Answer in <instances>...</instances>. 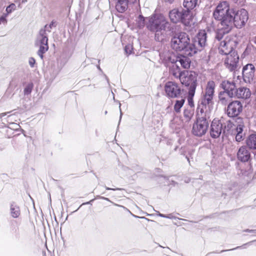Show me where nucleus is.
I'll return each instance as SVG.
<instances>
[{
    "instance_id": "49",
    "label": "nucleus",
    "mask_w": 256,
    "mask_h": 256,
    "mask_svg": "<svg viewBox=\"0 0 256 256\" xmlns=\"http://www.w3.org/2000/svg\"><path fill=\"white\" fill-rule=\"evenodd\" d=\"M97 68H98L100 70H101V68H100V66H97Z\"/></svg>"
},
{
    "instance_id": "6",
    "label": "nucleus",
    "mask_w": 256,
    "mask_h": 256,
    "mask_svg": "<svg viewBox=\"0 0 256 256\" xmlns=\"http://www.w3.org/2000/svg\"><path fill=\"white\" fill-rule=\"evenodd\" d=\"M231 19L230 23L227 26V31L231 30L234 26L238 28L244 26L248 19V12L244 8L238 10L233 9Z\"/></svg>"
},
{
    "instance_id": "52",
    "label": "nucleus",
    "mask_w": 256,
    "mask_h": 256,
    "mask_svg": "<svg viewBox=\"0 0 256 256\" xmlns=\"http://www.w3.org/2000/svg\"><path fill=\"white\" fill-rule=\"evenodd\" d=\"M106 80H107L108 82V77H106Z\"/></svg>"
},
{
    "instance_id": "48",
    "label": "nucleus",
    "mask_w": 256,
    "mask_h": 256,
    "mask_svg": "<svg viewBox=\"0 0 256 256\" xmlns=\"http://www.w3.org/2000/svg\"><path fill=\"white\" fill-rule=\"evenodd\" d=\"M92 201H94V200H90V202H88L86 203V204H90V202H92Z\"/></svg>"
},
{
    "instance_id": "5",
    "label": "nucleus",
    "mask_w": 256,
    "mask_h": 256,
    "mask_svg": "<svg viewBox=\"0 0 256 256\" xmlns=\"http://www.w3.org/2000/svg\"><path fill=\"white\" fill-rule=\"evenodd\" d=\"M215 88L216 84L214 81L208 82L203 96L199 100L197 108L212 110Z\"/></svg>"
},
{
    "instance_id": "44",
    "label": "nucleus",
    "mask_w": 256,
    "mask_h": 256,
    "mask_svg": "<svg viewBox=\"0 0 256 256\" xmlns=\"http://www.w3.org/2000/svg\"><path fill=\"white\" fill-rule=\"evenodd\" d=\"M120 120L121 118H122V110H121V108H120Z\"/></svg>"
},
{
    "instance_id": "14",
    "label": "nucleus",
    "mask_w": 256,
    "mask_h": 256,
    "mask_svg": "<svg viewBox=\"0 0 256 256\" xmlns=\"http://www.w3.org/2000/svg\"><path fill=\"white\" fill-rule=\"evenodd\" d=\"M220 86L223 90V92L228 94L234 96L236 88V84L233 80H224L220 84Z\"/></svg>"
},
{
    "instance_id": "46",
    "label": "nucleus",
    "mask_w": 256,
    "mask_h": 256,
    "mask_svg": "<svg viewBox=\"0 0 256 256\" xmlns=\"http://www.w3.org/2000/svg\"><path fill=\"white\" fill-rule=\"evenodd\" d=\"M160 217H162V218H166V215L164 214H161V215H160Z\"/></svg>"
},
{
    "instance_id": "11",
    "label": "nucleus",
    "mask_w": 256,
    "mask_h": 256,
    "mask_svg": "<svg viewBox=\"0 0 256 256\" xmlns=\"http://www.w3.org/2000/svg\"><path fill=\"white\" fill-rule=\"evenodd\" d=\"M242 110V104L239 100H234L230 102L227 107L226 113L229 117L238 116Z\"/></svg>"
},
{
    "instance_id": "24",
    "label": "nucleus",
    "mask_w": 256,
    "mask_h": 256,
    "mask_svg": "<svg viewBox=\"0 0 256 256\" xmlns=\"http://www.w3.org/2000/svg\"><path fill=\"white\" fill-rule=\"evenodd\" d=\"M198 0H184L183 6L185 10H188L189 16H190L191 10L195 8L198 5Z\"/></svg>"
},
{
    "instance_id": "15",
    "label": "nucleus",
    "mask_w": 256,
    "mask_h": 256,
    "mask_svg": "<svg viewBox=\"0 0 256 256\" xmlns=\"http://www.w3.org/2000/svg\"><path fill=\"white\" fill-rule=\"evenodd\" d=\"M236 122L237 125L236 129V142H240L244 139L245 136V133L244 132V129L245 128L244 122L243 118L240 117L236 118Z\"/></svg>"
},
{
    "instance_id": "30",
    "label": "nucleus",
    "mask_w": 256,
    "mask_h": 256,
    "mask_svg": "<svg viewBox=\"0 0 256 256\" xmlns=\"http://www.w3.org/2000/svg\"><path fill=\"white\" fill-rule=\"evenodd\" d=\"M196 90H188V105L192 108L194 106V102L193 100V98L195 94Z\"/></svg>"
},
{
    "instance_id": "38",
    "label": "nucleus",
    "mask_w": 256,
    "mask_h": 256,
    "mask_svg": "<svg viewBox=\"0 0 256 256\" xmlns=\"http://www.w3.org/2000/svg\"><path fill=\"white\" fill-rule=\"evenodd\" d=\"M35 63H36V60L34 58L31 57L29 58L28 64L31 68L34 67Z\"/></svg>"
},
{
    "instance_id": "20",
    "label": "nucleus",
    "mask_w": 256,
    "mask_h": 256,
    "mask_svg": "<svg viewBox=\"0 0 256 256\" xmlns=\"http://www.w3.org/2000/svg\"><path fill=\"white\" fill-rule=\"evenodd\" d=\"M251 92L250 90L244 87L236 88L234 98L246 99L250 97Z\"/></svg>"
},
{
    "instance_id": "29",
    "label": "nucleus",
    "mask_w": 256,
    "mask_h": 256,
    "mask_svg": "<svg viewBox=\"0 0 256 256\" xmlns=\"http://www.w3.org/2000/svg\"><path fill=\"white\" fill-rule=\"evenodd\" d=\"M194 115V111L192 109L186 108L184 112V116L186 122H189Z\"/></svg>"
},
{
    "instance_id": "43",
    "label": "nucleus",
    "mask_w": 256,
    "mask_h": 256,
    "mask_svg": "<svg viewBox=\"0 0 256 256\" xmlns=\"http://www.w3.org/2000/svg\"><path fill=\"white\" fill-rule=\"evenodd\" d=\"M174 216H172V214H169L168 215H166V218L172 219L173 218Z\"/></svg>"
},
{
    "instance_id": "36",
    "label": "nucleus",
    "mask_w": 256,
    "mask_h": 256,
    "mask_svg": "<svg viewBox=\"0 0 256 256\" xmlns=\"http://www.w3.org/2000/svg\"><path fill=\"white\" fill-rule=\"evenodd\" d=\"M15 6H16L14 4H10L6 8V12L8 14L10 13L13 10H14Z\"/></svg>"
},
{
    "instance_id": "37",
    "label": "nucleus",
    "mask_w": 256,
    "mask_h": 256,
    "mask_svg": "<svg viewBox=\"0 0 256 256\" xmlns=\"http://www.w3.org/2000/svg\"><path fill=\"white\" fill-rule=\"evenodd\" d=\"M236 184L235 182H230L228 184H227V188H228L230 190H232L233 188L236 186Z\"/></svg>"
},
{
    "instance_id": "47",
    "label": "nucleus",
    "mask_w": 256,
    "mask_h": 256,
    "mask_svg": "<svg viewBox=\"0 0 256 256\" xmlns=\"http://www.w3.org/2000/svg\"><path fill=\"white\" fill-rule=\"evenodd\" d=\"M116 206H120V207H122L123 208H126L124 206H120V205H118V204H116Z\"/></svg>"
},
{
    "instance_id": "26",
    "label": "nucleus",
    "mask_w": 256,
    "mask_h": 256,
    "mask_svg": "<svg viewBox=\"0 0 256 256\" xmlns=\"http://www.w3.org/2000/svg\"><path fill=\"white\" fill-rule=\"evenodd\" d=\"M230 30L227 31V27L221 26L218 32L216 34L215 38L218 40L220 41L223 38L225 34L228 33Z\"/></svg>"
},
{
    "instance_id": "2",
    "label": "nucleus",
    "mask_w": 256,
    "mask_h": 256,
    "mask_svg": "<svg viewBox=\"0 0 256 256\" xmlns=\"http://www.w3.org/2000/svg\"><path fill=\"white\" fill-rule=\"evenodd\" d=\"M136 22L140 28H143L146 25L150 30L155 32V40L158 42L162 41L164 38L166 28L170 26L169 22L162 14H154L146 18L140 14Z\"/></svg>"
},
{
    "instance_id": "45",
    "label": "nucleus",
    "mask_w": 256,
    "mask_h": 256,
    "mask_svg": "<svg viewBox=\"0 0 256 256\" xmlns=\"http://www.w3.org/2000/svg\"><path fill=\"white\" fill-rule=\"evenodd\" d=\"M100 198H102V199L106 200H109V199L108 198H106L101 196V197H100Z\"/></svg>"
},
{
    "instance_id": "27",
    "label": "nucleus",
    "mask_w": 256,
    "mask_h": 256,
    "mask_svg": "<svg viewBox=\"0 0 256 256\" xmlns=\"http://www.w3.org/2000/svg\"><path fill=\"white\" fill-rule=\"evenodd\" d=\"M10 214L12 218H18L20 214V208L14 203H13L10 206Z\"/></svg>"
},
{
    "instance_id": "12",
    "label": "nucleus",
    "mask_w": 256,
    "mask_h": 256,
    "mask_svg": "<svg viewBox=\"0 0 256 256\" xmlns=\"http://www.w3.org/2000/svg\"><path fill=\"white\" fill-rule=\"evenodd\" d=\"M239 56L236 52H232L226 56L224 64L230 71L236 70L238 66Z\"/></svg>"
},
{
    "instance_id": "31",
    "label": "nucleus",
    "mask_w": 256,
    "mask_h": 256,
    "mask_svg": "<svg viewBox=\"0 0 256 256\" xmlns=\"http://www.w3.org/2000/svg\"><path fill=\"white\" fill-rule=\"evenodd\" d=\"M34 88V84L32 82L28 84L24 88V95H29L31 94Z\"/></svg>"
},
{
    "instance_id": "33",
    "label": "nucleus",
    "mask_w": 256,
    "mask_h": 256,
    "mask_svg": "<svg viewBox=\"0 0 256 256\" xmlns=\"http://www.w3.org/2000/svg\"><path fill=\"white\" fill-rule=\"evenodd\" d=\"M254 242V240H253V241H251L247 244H244V245H242V246H237L235 248H232L230 250H221L219 253H222V252H226V251H228V250H236V249H238V248H246L245 246L246 245V244H250L252 242ZM212 253H218V252H212Z\"/></svg>"
},
{
    "instance_id": "42",
    "label": "nucleus",
    "mask_w": 256,
    "mask_h": 256,
    "mask_svg": "<svg viewBox=\"0 0 256 256\" xmlns=\"http://www.w3.org/2000/svg\"><path fill=\"white\" fill-rule=\"evenodd\" d=\"M106 190H120V188H108V187H107V186H105Z\"/></svg>"
},
{
    "instance_id": "25",
    "label": "nucleus",
    "mask_w": 256,
    "mask_h": 256,
    "mask_svg": "<svg viewBox=\"0 0 256 256\" xmlns=\"http://www.w3.org/2000/svg\"><path fill=\"white\" fill-rule=\"evenodd\" d=\"M246 146L249 149L256 150V134H251L246 140Z\"/></svg>"
},
{
    "instance_id": "22",
    "label": "nucleus",
    "mask_w": 256,
    "mask_h": 256,
    "mask_svg": "<svg viewBox=\"0 0 256 256\" xmlns=\"http://www.w3.org/2000/svg\"><path fill=\"white\" fill-rule=\"evenodd\" d=\"M229 44H228L225 41H222L220 42V46L218 48L219 52L222 54L226 55L228 56V54H231L232 52H236L234 50H232V48L231 46L228 48Z\"/></svg>"
},
{
    "instance_id": "4",
    "label": "nucleus",
    "mask_w": 256,
    "mask_h": 256,
    "mask_svg": "<svg viewBox=\"0 0 256 256\" xmlns=\"http://www.w3.org/2000/svg\"><path fill=\"white\" fill-rule=\"evenodd\" d=\"M233 12V9L229 8L227 2L224 1L220 2L216 7L213 12V16L216 20H220V26L227 27L231 22V14Z\"/></svg>"
},
{
    "instance_id": "40",
    "label": "nucleus",
    "mask_w": 256,
    "mask_h": 256,
    "mask_svg": "<svg viewBox=\"0 0 256 256\" xmlns=\"http://www.w3.org/2000/svg\"><path fill=\"white\" fill-rule=\"evenodd\" d=\"M10 112H4V113L0 114V118H2V117L6 116L8 114H9Z\"/></svg>"
},
{
    "instance_id": "3",
    "label": "nucleus",
    "mask_w": 256,
    "mask_h": 256,
    "mask_svg": "<svg viewBox=\"0 0 256 256\" xmlns=\"http://www.w3.org/2000/svg\"><path fill=\"white\" fill-rule=\"evenodd\" d=\"M196 112V120L193 124L192 133L195 136L201 137L208 131L211 111L197 108Z\"/></svg>"
},
{
    "instance_id": "53",
    "label": "nucleus",
    "mask_w": 256,
    "mask_h": 256,
    "mask_svg": "<svg viewBox=\"0 0 256 256\" xmlns=\"http://www.w3.org/2000/svg\"><path fill=\"white\" fill-rule=\"evenodd\" d=\"M107 113H108L107 111H106H106H105V112H104V114H107Z\"/></svg>"
},
{
    "instance_id": "13",
    "label": "nucleus",
    "mask_w": 256,
    "mask_h": 256,
    "mask_svg": "<svg viewBox=\"0 0 256 256\" xmlns=\"http://www.w3.org/2000/svg\"><path fill=\"white\" fill-rule=\"evenodd\" d=\"M223 124L220 120L214 118L212 120L210 127V136L214 138L220 137L223 134Z\"/></svg>"
},
{
    "instance_id": "39",
    "label": "nucleus",
    "mask_w": 256,
    "mask_h": 256,
    "mask_svg": "<svg viewBox=\"0 0 256 256\" xmlns=\"http://www.w3.org/2000/svg\"><path fill=\"white\" fill-rule=\"evenodd\" d=\"M6 14L3 15L0 18V24H6L7 22V20L6 18Z\"/></svg>"
},
{
    "instance_id": "1",
    "label": "nucleus",
    "mask_w": 256,
    "mask_h": 256,
    "mask_svg": "<svg viewBox=\"0 0 256 256\" xmlns=\"http://www.w3.org/2000/svg\"><path fill=\"white\" fill-rule=\"evenodd\" d=\"M208 34L205 30H200L192 42H190L188 34L179 32L172 38L170 46L177 52H182L186 56H192L201 51L206 46Z\"/></svg>"
},
{
    "instance_id": "50",
    "label": "nucleus",
    "mask_w": 256,
    "mask_h": 256,
    "mask_svg": "<svg viewBox=\"0 0 256 256\" xmlns=\"http://www.w3.org/2000/svg\"><path fill=\"white\" fill-rule=\"evenodd\" d=\"M158 212V214H158V216H160V215H161V214H160V212Z\"/></svg>"
},
{
    "instance_id": "16",
    "label": "nucleus",
    "mask_w": 256,
    "mask_h": 256,
    "mask_svg": "<svg viewBox=\"0 0 256 256\" xmlns=\"http://www.w3.org/2000/svg\"><path fill=\"white\" fill-rule=\"evenodd\" d=\"M255 68L252 64H248L242 69V76L244 81L250 83L254 76Z\"/></svg>"
},
{
    "instance_id": "18",
    "label": "nucleus",
    "mask_w": 256,
    "mask_h": 256,
    "mask_svg": "<svg viewBox=\"0 0 256 256\" xmlns=\"http://www.w3.org/2000/svg\"><path fill=\"white\" fill-rule=\"evenodd\" d=\"M116 10L120 13L124 12L131 4L136 3L139 0H114Z\"/></svg>"
},
{
    "instance_id": "9",
    "label": "nucleus",
    "mask_w": 256,
    "mask_h": 256,
    "mask_svg": "<svg viewBox=\"0 0 256 256\" xmlns=\"http://www.w3.org/2000/svg\"><path fill=\"white\" fill-rule=\"evenodd\" d=\"M36 44L40 46L37 54L42 60H43L44 54L48 50V38L46 30H40L39 34L37 36Z\"/></svg>"
},
{
    "instance_id": "21",
    "label": "nucleus",
    "mask_w": 256,
    "mask_h": 256,
    "mask_svg": "<svg viewBox=\"0 0 256 256\" xmlns=\"http://www.w3.org/2000/svg\"><path fill=\"white\" fill-rule=\"evenodd\" d=\"M233 98L234 96L228 94L224 92L220 91L218 95V102L222 105L226 106L231 102V100Z\"/></svg>"
},
{
    "instance_id": "23",
    "label": "nucleus",
    "mask_w": 256,
    "mask_h": 256,
    "mask_svg": "<svg viewBox=\"0 0 256 256\" xmlns=\"http://www.w3.org/2000/svg\"><path fill=\"white\" fill-rule=\"evenodd\" d=\"M182 72L178 64L172 63V65L170 67V74L175 78L180 79L182 75Z\"/></svg>"
},
{
    "instance_id": "41",
    "label": "nucleus",
    "mask_w": 256,
    "mask_h": 256,
    "mask_svg": "<svg viewBox=\"0 0 256 256\" xmlns=\"http://www.w3.org/2000/svg\"><path fill=\"white\" fill-rule=\"evenodd\" d=\"M244 232H256V230H249V229H246V230H244Z\"/></svg>"
},
{
    "instance_id": "28",
    "label": "nucleus",
    "mask_w": 256,
    "mask_h": 256,
    "mask_svg": "<svg viewBox=\"0 0 256 256\" xmlns=\"http://www.w3.org/2000/svg\"><path fill=\"white\" fill-rule=\"evenodd\" d=\"M180 98V100L176 101L174 106V110L176 112H180V108L183 106L185 102L184 98L182 96Z\"/></svg>"
},
{
    "instance_id": "32",
    "label": "nucleus",
    "mask_w": 256,
    "mask_h": 256,
    "mask_svg": "<svg viewBox=\"0 0 256 256\" xmlns=\"http://www.w3.org/2000/svg\"><path fill=\"white\" fill-rule=\"evenodd\" d=\"M223 124V134L226 133V132L229 131L232 128V124L230 121L228 120L226 122H222Z\"/></svg>"
},
{
    "instance_id": "8",
    "label": "nucleus",
    "mask_w": 256,
    "mask_h": 256,
    "mask_svg": "<svg viewBox=\"0 0 256 256\" xmlns=\"http://www.w3.org/2000/svg\"><path fill=\"white\" fill-rule=\"evenodd\" d=\"M181 83L186 87L188 90H196L197 86V74L192 71L184 70L180 78Z\"/></svg>"
},
{
    "instance_id": "35",
    "label": "nucleus",
    "mask_w": 256,
    "mask_h": 256,
    "mask_svg": "<svg viewBox=\"0 0 256 256\" xmlns=\"http://www.w3.org/2000/svg\"><path fill=\"white\" fill-rule=\"evenodd\" d=\"M132 45L128 44L126 46L124 50L126 54H130L132 52Z\"/></svg>"
},
{
    "instance_id": "10",
    "label": "nucleus",
    "mask_w": 256,
    "mask_h": 256,
    "mask_svg": "<svg viewBox=\"0 0 256 256\" xmlns=\"http://www.w3.org/2000/svg\"><path fill=\"white\" fill-rule=\"evenodd\" d=\"M164 92L169 98H179L182 95V90L176 82L168 81L164 84Z\"/></svg>"
},
{
    "instance_id": "51",
    "label": "nucleus",
    "mask_w": 256,
    "mask_h": 256,
    "mask_svg": "<svg viewBox=\"0 0 256 256\" xmlns=\"http://www.w3.org/2000/svg\"><path fill=\"white\" fill-rule=\"evenodd\" d=\"M251 233H252L253 235H254V236L256 235V232H251Z\"/></svg>"
},
{
    "instance_id": "54",
    "label": "nucleus",
    "mask_w": 256,
    "mask_h": 256,
    "mask_svg": "<svg viewBox=\"0 0 256 256\" xmlns=\"http://www.w3.org/2000/svg\"><path fill=\"white\" fill-rule=\"evenodd\" d=\"M24 2H26V0H24Z\"/></svg>"
},
{
    "instance_id": "7",
    "label": "nucleus",
    "mask_w": 256,
    "mask_h": 256,
    "mask_svg": "<svg viewBox=\"0 0 256 256\" xmlns=\"http://www.w3.org/2000/svg\"><path fill=\"white\" fill-rule=\"evenodd\" d=\"M169 18L170 21L173 23L176 24L180 22L186 25L188 22V20L190 18V16H189L188 10H185V9L181 8H174L170 10Z\"/></svg>"
},
{
    "instance_id": "17",
    "label": "nucleus",
    "mask_w": 256,
    "mask_h": 256,
    "mask_svg": "<svg viewBox=\"0 0 256 256\" xmlns=\"http://www.w3.org/2000/svg\"><path fill=\"white\" fill-rule=\"evenodd\" d=\"M238 160L241 162H246L250 161L251 154L246 146H240L237 152Z\"/></svg>"
},
{
    "instance_id": "34",
    "label": "nucleus",
    "mask_w": 256,
    "mask_h": 256,
    "mask_svg": "<svg viewBox=\"0 0 256 256\" xmlns=\"http://www.w3.org/2000/svg\"><path fill=\"white\" fill-rule=\"evenodd\" d=\"M56 26V22L52 20L50 23V24L48 26V25H46L44 29L46 30V31H48V32H50V29L52 28V26Z\"/></svg>"
},
{
    "instance_id": "19",
    "label": "nucleus",
    "mask_w": 256,
    "mask_h": 256,
    "mask_svg": "<svg viewBox=\"0 0 256 256\" xmlns=\"http://www.w3.org/2000/svg\"><path fill=\"white\" fill-rule=\"evenodd\" d=\"M168 60L170 61L172 63H176L181 66L185 69L190 68V60L188 57L187 56L182 55L176 58V60L172 59L170 57H168Z\"/></svg>"
}]
</instances>
